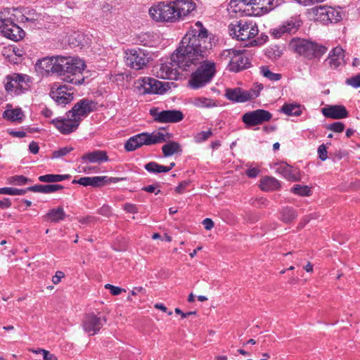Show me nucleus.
<instances>
[{"mask_svg": "<svg viewBox=\"0 0 360 360\" xmlns=\"http://www.w3.org/2000/svg\"><path fill=\"white\" fill-rule=\"evenodd\" d=\"M211 44L207 30L201 22L189 29L182 38L179 46L171 56L169 66L162 64L158 72L163 79H176L179 73L176 68L182 71H193L189 84L193 89H199L208 84L216 72L214 62L207 60Z\"/></svg>", "mask_w": 360, "mask_h": 360, "instance_id": "obj_1", "label": "nucleus"}, {"mask_svg": "<svg viewBox=\"0 0 360 360\" xmlns=\"http://www.w3.org/2000/svg\"><path fill=\"white\" fill-rule=\"evenodd\" d=\"M283 0H231L229 4L228 10L230 13H240L244 15H256L259 12L255 13L257 8L264 13H268L282 3Z\"/></svg>", "mask_w": 360, "mask_h": 360, "instance_id": "obj_2", "label": "nucleus"}, {"mask_svg": "<svg viewBox=\"0 0 360 360\" xmlns=\"http://www.w3.org/2000/svg\"><path fill=\"white\" fill-rule=\"evenodd\" d=\"M172 135L169 133H163L160 131H154L152 133L143 132L130 137L124 143V149L128 151H134L143 146L166 142L169 140Z\"/></svg>", "mask_w": 360, "mask_h": 360, "instance_id": "obj_3", "label": "nucleus"}, {"mask_svg": "<svg viewBox=\"0 0 360 360\" xmlns=\"http://www.w3.org/2000/svg\"><path fill=\"white\" fill-rule=\"evenodd\" d=\"M289 48L309 60L320 58L327 51V48L321 44L301 38L292 39Z\"/></svg>", "mask_w": 360, "mask_h": 360, "instance_id": "obj_4", "label": "nucleus"}, {"mask_svg": "<svg viewBox=\"0 0 360 360\" xmlns=\"http://www.w3.org/2000/svg\"><path fill=\"white\" fill-rule=\"evenodd\" d=\"M11 8L0 12V29L3 35L13 41H18L25 36L24 30L18 25Z\"/></svg>", "mask_w": 360, "mask_h": 360, "instance_id": "obj_5", "label": "nucleus"}, {"mask_svg": "<svg viewBox=\"0 0 360 360\" xmlns=\"http://www.w3.org/2000/svg\"><path fill=\"white\" fill-rule=\"evenodd\" d=\"M230 34L239 41L255 37L259 32L257 24L252 20H240L229 26Z\"/></svg>", "mask_w": 360, "mask_h": 360, "instance_id": "obj_6", "label": "nucleus"}, {"mask_svg": "<svg viewBox=\"0 0 360 360\" xmlns=\"http://www.w3.org/2000/svg\"><path fill=\"white\" fill-rule=\"evenodd\" d=\"M174 1L160 2L149 10L150 17L157 22H174L178 21Z\"/></svg>", "mask_w": 360, "mask_h": 360, "instance_id": "obj_7", "label": "nucleus"}, {"mask_svg": "<svg viewBox=\"0 0 360 360\" xmlns=\"http://www.w3.org/2000/svg\"><path fill=\"white\" fill-rule=\"evenodd\" d=\"M225 58H229V68L230 71L238 72L250 67L251 63L246 55V51L226 49L221 54Z\"/></svg>", "mask_w": 360, "mask_h": 360, "instance_id": "obj_8", "label": "nucleus"}, {"mask_svg": "<svg viewBox=\"0 0 360 360\" xmlns=\"http://www.w3.org/2000/svg\"><path fill=\"white\" fill-rule=\"evenodd\" d=\"M126 64L134 69L141 70L147 65L150 59V53L143 49H131L125 51Z\"/></svg>", "mask_w": 360, "mask_h": 360, "instance_id": "obj_9", "label": "nucleus"}, {"mask_svg": "<svg viewBox=\"0 0 360 360\" xmlns=\"http://www.w3.org/2000/svg\"><path fill=\"white\" fill-rule=\"evenodd\" d=\"M263 84H257L255 88L244 90L241 88L227 89L225 96L229 101L235 103H245L259 96Z\"/></svg>", "mask_w": 360, "mask_h": 360, "instance_id": "obj_10", "label": "nucleus"}, {"mask_svg": "<svg viewBox=\"0 0 360 360\" xmlns=\"http://www.w3.org/2000/svg\"><path fill=\"white\" fill-rule=\"evenodd\" d=\"M73 61H69L67 77L63 80L75 85L82 84L84 81L83 71L85 68L84 62L79 58H72Z\"/></svg>", "mask_w": 360, "mask_h": 360, "instance_id": "obj_11", "label": "nucleus"}, {"mask_svg": "<svg viewBox=\"0 0 360 360\" xmlns=\"http://www.w3.org/2000/svg\"><path fill=\"white\" fill-rule=\"evenodd\" d=\"M96 105L94 101L83 98L75 103L72 108L66 113V115L68 117H73L72 120H75L80 124L83 118L95 110Z\"/></svg>", "mask_w": 360, "mask_h": 360, "instance_id": "obj_12", "label": "nucleus"}, {"mask_svg": "<svg viewBox=\"0 0 360 360\" xmlns=\"http://www.w3.org/2000/svg\"><path fill=\"white\" fill-rule=\"evenodd\" d=\"M271 118L272 114L269 111L257 109L244 113L241 120L246 128H250L269 122Z\"/></svg>", "mask_w": 360, "mask_h": 360, "instance_id": "obj_13", "label": "nucleus"}, {"mask_svg": "<svg viewBox=\"0 0 360 360\" xmlns=\"http://www.w3.org/2000/svg\"><path fill=\"white\" fill-rule=\"evenodd\" d=\"M74 89L68 84H52L50 96L58 105H65L73 100Z\"/></svg>", "mask_w": 360, "mask_h": 360, "instance_id": "obj_14", "label": "nucleus"}, {"mask_svg": "<svg viewBox=\"0 0 360 360\" xmlns=\"http://www.w3.org/2000/svg\"><path fill=\"white\" fill-rule=\"evenodd\" d=\"M139 82L138 88L142 89L143 94H162L169 88L168 82H162L152 77H143Z\"/></svg>", "mask_w": 360, "mask_h": 360, "instance_id": "obj_15", "label": "nucleus"}, {"mask_svg": "<svg viewBox=\"0 0 360 360\" xmlns=\"http://www.w3.org/2000/svg\"><path fill=\"white\" fill-rule=\"evenodd\" d=\"M125 180H127L126 177H108L107 176H84L77 180H73L72 184H78L84 186L101 187Z\"/></svg>", "mask_w": 360, "mask_h": 360, "instance_id": "obj_16", "label": "nucleus"}, {"mask_svg": "<svg viewBox=\"0 0 360 360\" xmlns=\"http://www.w3.org/2000/svg\"><path fill=\"white\" fill-rule=\"evenodd\" d=\"M302 24L300 17L292 16L278 27L272 29L271 33L275 38H280L285 34H294L298 31Z\"/></svg>", "mask_w": 360, "mask_h": 360, "instance_id": "obj_17", "label": "nucleus"}, {"mask_svg": "<svg viewBox=\"0 0 360 360\" xmlns=\"http://www.w3.org/2000/svg\"><path fill=\"white\" fill-rule=\"evenodd\" d=\"M150 115L154 120L160 123H175L184 119V114L180 110H167L159 112L156 108L150 110Z\"/></svg>", "mask_w": 360, "mask_h": 360, "instance_id": "obj_18", "label": "nucleus"}, {"mask_svg": "<svg viewBox=\"0 0 360 360\" xmlns=\"http://www.w3.org/2000/svg\"><path fill=\"white\" fill-rule=\"evenodd\" d=\"M106 323L105 316H97L94 314H86L83 321V328L89 335L96 334Z\"/></svg>", "mask_w": 360, "mask_h": 360, "instance_id": "obj_19", "label": "nucleus"}, {"mask_svg": "<svg viewBox=\"0 0 360 360\" xmlns=\"http://www.w3.org/2000/svg\"><path fill=\"white\" fill-rule=\"evenodd\" d=\"M174 5L178 21L196 8L195 3L193 0H176L174 1Z\"/></svg>", "mask_w": 360, "mask_h": 360, "instance_id": "obj_20", "label": "nucleus"}, {"mask_svg": "<svg viewBox=\"0 0 360 360\" xmlns=\"http://www.w3.org/2000/svg\"><path fill=\"white\" fill-rule=\"evenodd\" d=\"M11 13L14 15L13 18H15L17 22H34L39 17V15L34 9L29 8H24L22 9L13 8L11 9Z\"/></svg>", "mask_w": 360, "mask_h": 360, "instance_id": "obj_21", "label": "nucleus"}, {"mask_svg": "<svg viewBox=\"0 0 360 360\" xmlns=\"http://www.w3.org/2000/svg\"><path fill=\"white\" fill-rule=\"evenodd\" d=\"M72 118L73 117H68V115H66L65 118L61 120H53L52 123L60 133L68 134L75 131L79 125V124L76 122L75 120H72Z\"/></svg>", "mask_w": 360, "mask_h": 360, "instance_id": "obj_22", "label": "nucleus"}, {"mask_svg": "<svg viewBox=\"0 0 360 360\" xmlns=\"http://www.w3.org/2000/svg\"><path fill=\"white\" fill-rule=\"evenodd\" d=\"M326 117L339 120L348 117V111L343 105H335L323 108L321 110Z\"/></svg>", "mask_w": 360, "mask_h": 360, "instance_id": "obj_23", "label": "nucleus"}, {"mask_svg": "<svg viewBox=\"0 0 360 360\" xmlns=\"http://www.w3.org/2000/svg\"><path fill=\"white\" fill-rule=\"evenodd\" d=\"M276 172L281 174L288 181H300V171L293 169L292 167L286 163H279L276 167Z\"/></svg>", "mask_w": 360, "mask_h": 360, "instance_id": "obj_24", "label": "nucleus"}, {"mask_svg": "<svg viewBox=\"0 0 360 360\" xmlns=\"http://www.w3.org/2000/svg\"><path fill=\"white\" fill-rule=\"evenodd\" d=\"M344 58V51L340 46L333 49L324 63H328L331 69L338 68Z\"/></svg>", "mask_w": 360, "mask_h": 360, "instance_id": "obj_25", "label": "nucleus"}, {"mask_svg": "<svg viewBox=\"0 0 360 360\" xmlns=\"http://www.w3.org/2000/svg\"><path fill=\"white\" fill-rule=\"evenodd\" d=\"M82 159L84 162L89 163H101L108 161L106 151L100 150L86 153L82 155Z\"/></svg>", "mask_w": 360, "mask_h": 360, "instance_id": "obj_26", "label": "nucleus"}, {"mask_svg": "<svg viewBox=\"0 0 360 360\" xmlns=\"http://www.w3.org/2000/svg\"><path fill=\"white\" fill-rule=\"evenodd\" d=\"M56 65V56L45 57L42 59L38 60L36 66L39 70L44 71L46 73L51 72L55 74V68Z\"/></svg>", "mask_w": 360, "mask_h": 360, "instance_id": "obj_27", "label": "nucleus"}, {"mask_svg": "<svg viewBox=\"0 0 360 360\" xmlns=\"http://www.w3.org/2000/svg\"><path fill=\"white\" fill-rule=\"evenodd\" d=\"M69 61H73L72 57H64L56 56V65L55 68V74L63 77H67V72L70 65Z\"/></svg>", "mask_w": 360, "mask_h": 360, "instance_id": "obj_28", "label": "nucleus"}, {"mask_svg": "<svg viewBox=\"0 0 360 360\" xmlns=\"http://www.w3.org/2000/svg\"><path fill=\"white\" fill-rule=\"evenodd\" d=\"M63 188V186L60 184H47V185H41V184H36L27 188L29 191L35 192V193H51L56 192L58 190H61Z\"/></svg>", "mask_w": 360, "mask_h": 360, "instance_id": "obj_29", "label": "nucleus"}, {"mask_svg": "<svg viewBox=\"0 0 360 360\" xmlns=\"http://www.w3.org/2000/svg\"><path fill=\"white\" fill-rule=\"evenodd\" d=\"M259 187L264 191H275L280 188L281 183L273 176H264L260 180Z\"/></svg>", "mask_w": 360, "mask_h": 360, "instance_id": "obj_30", "label": "nucleus"}, {"mask_svg": "<svg viewBox=\"0 0 360 360\" xmlns=\"http://www.w3.org/2000/svg\"><path fill=\"white\" fill-rule=\"evenodd\" d=\"M288 116H300L302 113V106L297 103H284L279 110Z\"/></svg>", "mask_w": 360, "mask_h": 360, "instance_id": "obj_31", "label": "nucleus"}, {"mask_svg": "<svg viewBox=\"0 0 360 360\" xmlns=\"http://www.w3.org/2000/svg\"><path fill=\"white\" fill-rule=\"evenodd\" d=\"M14 79L16 80L17 90H15V95H19L30 88V78L26 75H15L13 76Z\"/></svg>", "mask_w": 360, "mask_h": 360, "instance_id": "obj_32", "label": "nucleus"}, {"mask_svg": "<svg viewBox=\"0 0 360 360\" xmlns=\"http://www.w3.org/2000/svg\"><path fill=\"white\" fill-rule=\"evenodd\" d=\"M25 117L21 108L7 109L3 113V117L11 122L20 123Z\"/></svg>", "mask_w": 360, "mask_h": 360, "instance_id": "obj_33", "label": "nucleus"}, {"mask_svg": "<svg viewBox=\"0 0 360 360\" xmlns=\"http://www.w3.org/2000/svg\"><path fill=\"white\" fill-rule=\"evenodd\" d=\"M65 213L62 207H58L56 209H51L46 214L45 217L51 222L57 223L63 220L65 218Z\"/></svg>", "mask_w": 360, "mask_h": 360, "instance_id": "obj_34", "label": "nucleus"}, {"mask_svg": "<svg viewBox=\"0 0 360 360\" xmlns=\"http://www.w3.org/2000/svg\"><path fill=\"white\" fill-rule=\"evenodd\" d=\"M309 13L312 14L316 20H319L323 23H328V19L326 18L327 6H314L310 9Z\"/></svg>", "mask_w": 360, "mask_h": 360, "instance_id": "obj_35", "label": "nucleus"}, {"mask_svg": "<svg viewBox=\"0 0 360 360\" xmlns=\"http://www.w3.org/2000/svg\"><path fill=\"white\" fill-rule=\"evenodd\" d=\"M281 220L286 224L292 222L293 220H295L297 217V214L295 210L292 207H283L281 212Z\"/></svg>", "mask_w": 360, "mask_h": 360, "instance_id": "obj_36", "label": "nucleus"}, {"mask_svg": "<svg viewBox=\"0 0 360 360\" xmlns=\"http://www.w3.org/2000/svg\"><path fill=\"white\" fill-rule=\"evenodd\" d=\"M71 176L70 174H45L39 176L38 179L41 182L46 183H54V182H60L64 180H67L70 179Z\"/></svg>", "mask_w": 360, "mask_h": 360, "instance_id": "obj_37", "label": "nucleus"}, {"mask_svg": "<svg viewBox=\"0 0 360 360\" xmlns=\"http://www.w3.org/2000/svg\"><path fill=\"white\" fill-rule=\"evenodd\" d=\"M162 150L165 157H169L181 151L180 145L175 141H169L165 144L162 147Z\"/></svg>", "mask_w": 360, "mask_h": 360, "instance_id": "obj_38", "label": "nucleus"}, {"mask_svg": "<svg viewBox=\"0 0 360 360\" xmlns=\"http://www.w3.org/2000/svg\"><path fill=\"white\" fill-rule=\"evenodd\" d=\"M193 104L198 108H212L216 106V103L214 100L204 97L195 98Z\"/></svg>", "mask_w": 360, "mask_h": 360, "instance_id": "obj_39", "label": "nucleus"}, {"mask_svg": "<svg viewBox=\"0 0 360 360\" xmlns=\"http://www.w3.org/2000/svg\"><path fill=\"white\" fill-rule=\"evenodd\" d=\"M327 19L328 22H336L342 19L341 13L339 11L333 7L327 6Z\"/></svg>", "mask_w": 360, "mask_h": 360, "instance_id": "obj_40", "label": "nucleus"}, {"mask_svg": "<svg viewBox=\"0 0 360 360\" xmlns=\"http://www.w3.org/2000/svg\"><path fill=\"white\" fill-rule=\"evenodd\" d=\"M291 191L300 196H309L311 194V188L308 186H302L300 184L295 185Z\"/></svg>", "mask_w": 360, "mask_h": 360, "instance_id": "obj_41", "label": "nucleus"}, {"mask_svg": "<svg viewBox=\"0 0 360 360\" xmlns=\"http://www.w3.org/2000/svg\"><path fill=\"white\" fill-rule=\"evenodd\" d=\"M8 183L10 184H13L16 186H22L25 185L29 182H32V181L27 177L23 175H15L9 177L8 179Z\"/></svg>", "mask_w": 360, "mask_h": 360, "instance_id": "obj_42", "label": "nucleus"}, {"mask_svg": "<svg viewBox=\"0 0 360 360\" xmlns=\"http://www.w3.org/2000/svg\"><path fill=\"white\" fill-rule=\"evenodd\" d=\"M27 191H29L27 190V188L25 189H18L11 187H4L0 188V194H6L11 195H25Z\"/></svg>", "mask_w": 360, "mask_h": 360, "instance_id": "obj_43", "label": "nucleus"}, {"mask_svg": "<svg viewBox=\"0 0 360 360\" xmlns=\"http://www.w3.org/2000/svg\"><path fill=\"white\" fill-rule=\"evenodd\" d=\"M260 72L264 77L271 81H278L281 79V74L271 72L267 66H262L260 68Z\"/></svg>", "mask_w": 360, "mask_h": 360, "instance_id": "obj_44", "label": "nucleus"}, {"mask_svg": "<svg viewBox=\"0 0 360 360\" xmlns=\"http://www.w3.org/2000/svg\"><path fill=\"white\" fill-rule=\"evenodd\" d=\"M212 135L211 130L202 131L196 134L194 136V140L196 143H202L207 140Z\"/></svg>", "mask_w": 360, "mask_h": 360, "instance_id": "obj_45", "label": "nucleus"}, {"mask_svg": "<svg viewBox=\"0 0 360 360\" xmlns=\"http://www.w3.org/2000/svg\"><path fill=\"white\" fill-rule=\"evenodd\" d=\"M144 168L150 173H160V165L155 162H150L144 165Z\"/></svg>", "mask_w": 360, "mask_h": 360, "instance_id": "obj_46", "label": "nucleus"}, {"mask_svg": "<svg viewBox=\"0 0 360 360\" xmlns=\"http://www.w3.org/2000/svg\"><path fill=\"white\" fill-rule=\"evenodd\" d=\"M73 150L72 147H64L53 152V158H59L68 155Z\"/></svg>", "mask_w": 360, "mask_h": 360, "instance_id": "obj_47", "label": "nucleus"}, {"mask_svg": "<svg viewBox=\"0 0 360 360\" xmlns=\"http://www.w3.org/2000/svg\"><path fill=\"white\" fill-rule=\"evenodd\" d=\"M327 129L334 132L340 133L344 130L345 124L341 122H336L328 125Z\"/></svg>", "mask_w": 360, "mask_h": 360, "instance_id": "obj_48", "label": "nucleus"}, {"mask_svg": "<svg viewBox=\"0 0 360 360\" xmlns=\"http://www.w3.org/2000/svg\"><path fill=\"white\" fill-rule=\"evenodd\" d=\"M346 84L354 88L360 87V75H356L346 79Z\"/></svg>", "mask_w": 360, "mask_h": 360, "instance_id": "obj_49", "label": "nucleus"}, {"mask_svg": "<svg viewBox=\"0 0 360 360\" xmlns=\"http://www.w3.org/2000/svg\"><path fill=\"white\" fill-rule=\"evenodd\" d=\"M160 186L159 183L153 184L151 185H148L142 188V191H146L148 193H155V195L159 194L161 191L158 189Z\"/></svg>", "mask_w": 360, "mask_h": 360, "instance_id": "obj_50", "label": "nucleus"}, {"mask_svg": "<svg viewBox=\"0 0 360 360\" xmlns=\"http://www.w3.org/2000/svg\"><path fill=\"white\" fill-rule=\"evenodd\" d=\"M317 153L321 160L324 161L328 158V152L326 146L324 144H321L319 146Z\"/></svg>", "mask_w": 360, "mask_h": 360, "instance_id": "obj_51", "label": "nucleus"}, {"mask_svg": "<svg viewBox=\"0 0 360 360\" xmlns=\"http://www.w3.org/2000/svg\"><path fill=\"white\" fill-rule=\"evenodd\" d=\"M16 80L13 77L10 81H8L5 84V89L8 92H13L15 94V90H17Z\"/></svg>", "mask_w": 360, "mask_h": 360, "instance_id": "obj_52", "label": "nucleus"}, {"mask_svg": "<svg viewBox=\"0 0 360 360\" xmlns=\"http://www.w3.org/2000/svg\"><path fill=\"white\" fill-rule=\"evenodd\" d=\"M105 288L108 289L110 291V293L113 295H118L122 291H125L124 289L120 287L114 286L111 284H106L105 285Z\"/></svg>", "mask_w": 360, "mask_h": 360, "instance_id": "obj_53", "label": "nucleus"}, {"mask_svg": "<svg viewBox=\"0 0 360 360\" xmlns=\"http://www.w3.org/2000/svg\"><path fill=\"white\" fill-rule=\"evenodd\" d=\"M124 210L129 213H137L139 212L138 207L136 205L131 203H125L123 207Z\"/></svg>", "mask_w": 360, "mask_h": 360, "instance_id": "obj_54", "label": "nucleus"}, {"mask_svg": "<svg viewBox=\"0 0 360 360\" xmlns=\"http://www.w3.org/2000/svg\"><path fill=\"white\" fill-rule=\"evenodd\" d=\"M39 352L43 354L44 360H58L57 357L54 354L50 353L47 350L40 349Z\"/></svg>", "mask_w": 360, "mask_h": 360, "instance_id": "obj_55", "label": "nucleus"}, {"mask_svg": "<svg viewBox=\"0 0 360 360\" xmlns=\"http://www.w3.org/2000/svg\"><path fill=\"white\" fill-rule=\"evenodd\" d=\"M98 213L105 217H109L111 214V210L110 206L106 205H103L98 210Z\"/></svg>", "mask_w": 360, "mask_h": 360, "instance_id": "obj_56", "label": "nucleus"}, {"mask_svg": "<svg viewBox=\"0 0 360 360\" xmlns=\"http://www.w3.org/2000/svg\"><path fill=\"white\" fill-rule=\"evenodd\" d=\"M190 181H181L175 188L176 193L181 194L183 193L186 189V188L189 185Z\"/></svg>", "mask_w": 360, "mask_h": 360, "instance_id": "obj_57", "label": "nucleus"}, {"mask_svg": "<svg viewBox=\"0 0 360 360\" xmlns=\"http://www.w3.org/2000/svg\"><path fill=\"white\" fill-rule=\"evenodd\" d=\"M65 274L63 271H57L56 272V274L52 278V281L56 285L58 284L60 282L61 278H63Z\"/></svg>", "mask_w": 360, "mask_h": 360, "instance_id": "obj_58", "label": "nucleus"}, {"mask_svg": "<svg viewBox=\"0 0 360 360\" xmlns=\"http://www.w3.org/2000/svg\"><path fill=\"white\" fill-rule=\"evenodd\" d=\"M7 131L11 136L13 137L23 138L26 136V133L22 131H15L13 129H8Z\"/></svg>", "mask_w": 360, "mask_h": 360, "instance_id": "obj_59", "label": "nucleus"}, {"mask_svg": "<svg viewBox=\"0 0 360 360\" xmlns=\"http://www.w3.org/2000/svg\"><path fill=\"white\" fill-rule=\"evenodd\" d=\"M259 173V170L257 168H250L246 170L245 174L250 178H255Z\"/></svg>", "mask_w": 360, "mask_h": 360, "instance_id": "obj_60", "label": "nucleus"}, {"mask_svg": "<svg viewBox=\"0 0 360 360\" xmlns=\"http://www.w3.org/2000/svg\"><path fill=\"white\" fill-rule=\"evenodd\" d=\"M39 147L38 143L35 141H32L29 145V150L32 154H37L39 153Z\"/></svg>", "mask_w": 360, "mask_h": 360, "instance_id": "obj_61", "label": "nucleus"}, {"mask_svg": "<svg viewBox=\"0 0 360 360\" xmlns=\"http://www.w3.org/2000/svg\"><path fill=\"white\" fill-rule=\"evenodd\" d=\"M12 203L9 198H4L0 200V208L1 209H8L11 206Z\"/></svg>", "mask_w": 360, "mask_h": 360, "instance_id": "obj_62", "label": "nucleus"}, {"mask_svg": "<svg viewBox=\"0 0 360 360\" xmlns=\"http://www.w3.org/2000/svg\"><path fill=\"white\" fill-rule=\"evenodd\" d=\"M202 224L206 230H210L214 226V222L210 218H206L202 221Z\"/></svg>", "mask_w": 360, "mask_h": 360, "instance_id": "obj_63", "label": "nucleus"}, {"mask_svg": "<svg viewBox=\"0 0 360 360\" xmlns=\"http://www.w3.org/2000/svg\"><path fill=\"white\" fill-rule=\"evenodd\" d=\"M96 219L94 217H82L79 219V223L81 224H87L90 222L94 221Z\"/></svg>", "mask_w": 360, "mask_h": 360, "instance_id": "obj_64", "label": "nucleus"}]
</instances>
